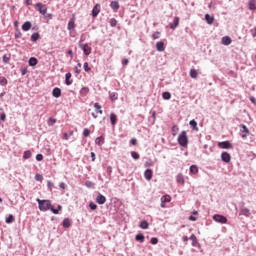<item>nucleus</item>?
I'll list each match as a JSON object with an SVG mask.
<instances>
[{"label":"nucleus","mask_w":256,"mask_h":256,"mask_svg":"<svg viewBox=\"0 0 256 256\" xmlns=\"http://www.w3.org/2000/svg\"><path fill=\"white\" fill-rule=\"evenodd\" d=\"M28 63H29V65H30V67H35V65H37V63H38V60H37V58H35V57H31V58L29 59Z\"/></svg>","instance_id":"25"},{"label":"nucleus","mask_w":256,"mask_h":256,"mask_svg":"<svg viewBox=\"0 0 256 256\" xmlns=\"http://www.w3.org/2000/svg\"><path fill=\"white\" fill-rule=\"evenodd\" d=\"M41 37V35H39V33H33L31 35V41L35 42V41H39V38Z\"/></svg>","instance_id":"37"},{"label":"nucleus","mask_w":256,"mask_h":256,"mask_svg":"<svg viewBox=\"0 0 256 256\" xmlns=\"http://www.w3.org/2000/svg\"><path fill=\"white\" fill-rule=\"evenodd\" d=\"M111 9H113L114 11H117V9H119V2L117 1H112L110 4Z\"/></svg>","instance_id":"33"},{"label":"nucleus","mask_w":256,"mask_h":256,"mask_svg":"<svg viewBox=\"0 0 256 256\" xmlns=\"http://www.w3.org/2000/svg\"><path fill=\"white\" fill-rule=\"evenodd\" d=\"M248 5H249V9H250L251 11H256V3H255V0H250L249 3H248Z\"/></svg>","instance_id":"28"},{"label":"nucleus","mask_w":256,"mask_h":256,"mask_svg":"<svg viewBox=\"0 0 256 256\" xmlns=\"http://www.w3.org/2000/svg\"><path fill=\"white\" fill-rule=\"evenodd\" d=\"M131 157H132V159H135V161H137L139 159L140 155H139V153L132 151Z\"/></svg>","instance_id":"46"},{"label":"nucleus","mask_w":256,"mask_h":256,"mask_svg":"<svg viewBox=\"0 0 256 256\" xmlns=\"http://www.w3.org/2000/svg\"><path fill=\"white\" fill-rule=\"evenodd\" d=\"M85 186L88 187V189H93V187H95V183L91 181H86Z\"/></svg>","instance_id":"47"},{"label":"nucleus","mask_w":256,"mask_h":256,"mask_svg":"<svg viewBox=\"0 0 256 256\" xmlns=\"http://www.w3.org/2000/svg\"><path fill=\"white\" fill-rule=\"evenodd\" d=\"M144 177H145L146 181H151V179H153V170L146 169L144 172Z\"/></svg>","instance_id":"11"},{"label":"nucleus","mask_w":256,"mask_h":256,"mask_svg":"<svg viewBox=\"0 0 256 256\" xmlns=\"http://www.w3.org/2000/svg\"><path fill=\"white\" fill-rule=\"evenodd\" d=\"M177 183H180L181 185L185 184V177H183V174H178L176 176Z\"/></svg>","instance_id":"19"},{"label":"nucleus","mask_w":256,"mask_h":256,"mask_svg":"<svg viewBox=\"0 0 256 256\" xmlns=\"http://www.w3.org/2000/svg\"><path fill=\"white\" fill-rule=\"evenodd\" d=\"M135 240L139 241V243H144L145 242V235H143L142 233L137 234L135 236Z\"/></svg>","instance_id":"21"},{"label":"nucleus","mask_w":256,"mask_h":256,"mask_svg":"<svg viewBox=\"0 0 256 256\" xmlns=\"http://www.w3.org/2000/svg\"><path fill=\"white\" fill-rule=\"evenodd\" d=\"M221 159L223 163H230L231 162V154L229 152H222Z\"/></svg>","instance_id":"7"},{"label":"nucleus","mask_w":256,"mask_h":256,"mask_svg":"<svg viewBox=\"0 0 256 256\" xmlns=\"http://www.w3.org/2000/svg\"><path fill=\"white\" fill-rule=\"evenodd\" d=\"M249 100L251 101V103H256V99H255V97H253V96H251L250 98H249Z\"/></svg>","instance_id":"64"},{"label":"nucleus","mask_w":256,"mask_h":256,"mask_svg":"<svg viewBox=\"0 0 256 256\" xmlns=\"http://www.w3.org/2000/svg\"><path fill=\"white\" fill-rule=\"evenodd\" d=\"M23 159H31V152L29 150L24 151Z\"/></svg>","instance_id":"42"},{"label":"nucleus","mask_w":256,"mask_h":256,"mask_svg":"<svg viewBox=\"0 0 256 256\" xmlns=\"http://www.w3.org/2000/svg\"><path fill=\"white\" fill-rule=\"evenodd\" d=\"M190 173L197 175L199 173V168L196 165L190 166Z\"/></svg>","instance_id":"31"},{"label":"nucleus","mask_w":256,"mask_h":256,"mask_svg":"<svg viewBox=\"0 0 256 256\" xmlns=\"http://www.w3.org/2000/svg\"><path fill=\"white\" fill-rule=\"evenodd\" d=\"M31 27H32L31 22L27 21L22 25V31H29Z\"/></svg>","instance_id":"23"},{"label":"nucleus","mask_w":256,"mask_h":256,"mask_svg":"<svg viewBox=\"0 0 256 256\" xmlns=\"http://www.w3.org/2000/svg\"><path fill=\"white\" fill-rule=\"evenodd\" d=\"M150 243L152 245H157V243H159V239L157 237H152Z\"/></svg>","instance_id":"48"},{"label":"nucleus","mask_w":256,"mask_h":256,"mask_svg":"<svg viewBox=\"0 0 256 256\" xmlns=\"http://www.w3.org/2000/svg\"><path fill=\"white\" fill-rule=\"evenodd\" d=\"M241 213L242 215H244V217H249V215H251L249 208H245V207L241 209Z\"/></svg>","instance_id":"32"},{"label":"nucleus","mask_w":256,"mask_h":256,"mask_svg":"<svg viewBox=\"0 0 256 256\" xmlns=\"http://www.w3.org/2000/svg\"><path fill=\"white\" fill-rule=\"evenodd\" d=\"M162 98L165 99V101H169V99H171V93L163 92L162 93Z\"/></svg>","instance_id":"39"},{"label":"nucleus","mask_w":256,"mask_h":256,"mask_svg":"<svg viewBox=\"0 0 256 256\" xmlns=\"http://www.w3.org/2000/svg\"><path fill=\"white\" fill-rule=\"evenodd\" d=\"M192 241V247H197L198 245V241H197V236H195V234H192L189 238Z\"/></svg>","instance_id":"22"},{"label":"nucleus","mask_w":256,"mask_h":256,"mask_svg":"<svg viewBox=\"0 0 256 256\" xmlns=\"http://www.w3.org/2000/svg\"><path fill=\"white\" fill-rule=\"evenodd\" d=\"M109 97L111 101H117L119 99V94H117V92H109Z\"/></svg>","instance_id":"18"},{"label":"nucleus","mask_w":256,"mask_h":256,"mask_svg":"<svg viewBox=\"0 0 256 256\" xmlns=\"http://www.w3.org/2000/svg\"><path fill=\"white\" fill-rule=\"evenodd\" d=\"M13 221H15V217H13V215L12 214H10L7 218H6V220H5V222L6 223H13Z\"/></svg>","instance_id":"45"},{"label":"nucleus","mask_w":256,"mask_h":256,"mask_svg":"<svg viewBox=\"0 0 256 256\" xmlns=\"http://www.w3.org/2000/svg\"><path fill=\"white\" fill-rule=\"evenodd\" d=\"M231 41V37L229 36L222 37V45H231Z\"/></svg>","instance_id":"17"},{"label":"nucleus","mask_w":256,"mask_h":256,"mask_svg":"<svg viewBox=\"0 0 256 256\" xmlns=\"http://www.w3.org/2000/svg\"><path fill=\"white\" fill-rule=\"evenodd\" d=\"M36 161H43V154H37Z\"/></svg>","instance_id":"58"},{"label":"nucleus","mask_w":256,"mask_h":256,"mask_svg":"<svg viewBox=\"0 0 256 256\" xmlns=\"http://www.w3.org/2000/svg\"><path fill=\"white\" fill-rule=\"evenodd\" d=\"M205 21L208 25H213L215 18L209 14H205Z\"/></svg>","instance_id":"14"},{"label":"nucleus","mask_w":256,"mask_h":256,"mask_svg":"<svg viewBox=\"0 0 256 256\" xmlns=\"http://www.w3.org/2000/svg\"><path fill=\"white\" fill-rule=\"evenodd\" d=\"M240 131H241V133H244V134H242V139H246L247 135H249V128H247L246 125L242 124Z\"/></svg>","instance_id":"12"},{"label":"nucleus","mask_w":256,"mask_h":256,"mask_svg":"<svg viewBox=\"0 0 256 256\" xmlns=\"http://www.w3.org/2000/svg\"><path fill=\"white\" fill-rule=\"evenodd\" d=\"M74 72L79 75L81 73V63H77V66L74 68Z\"/></svg>","instance_id":"44"},{"label":"nucleus","mask_w":256,"mask_h":256,"mask_svg":"<svg viewBox=\"0 0 256 256\" xmlns=\"http://www.w3.org/2000/svg\"><path fill=\"white\" fill-rule=\"evenodd\" d=\"M178 144L180 147H187L189 145V139L187 138V132L182 131L178 136Z\"/></svg>","instance_id":"2"},{"label":"nucleus","mask_w":256,"mask_h":256,"mask_svg":"<svg viewBox=\"0 0 256 256\" xmlns=\"http://www.w3.org/2000/svg\"><path fill=\"white\" fill-rule=\"evenodd\" d=\"M161 201H162L163 203H169V202H171V196H169V195H164V196L161 197Z\"/></svg>","instance_id":"36"},{"label":"nucleus","mask_w":256,"mask_h":256,"mask_svg":"<svg viewBox=\"0 0 256 256\" xmlns=\"http://www.w3.org/2000/svg\"><path fill=\"white\" fill-rule=\"evenodd\" d=\"M110 25L112 27H117V19H115V18L110 19Z\"/></svg>","instance_id":"50"},{"label":"nucleus","mask_w":256,"mask_h":256,"mask_svg":"<svg viewBox=\"0 0 256 256\" xmlns=\"http://www.w3.org/2000/svg\"><path fill=\"white\" fill-rule=\"evenodd\" d=\"M178 131H179V127H177L176 125L172 127L173 135H177Z\"/></svg>","instance_id":"56"},{"label":"nucleus","mask_w":256,"mask_h":256,"mask_svg":"<svg viewBox=\"0 0 256 256\" xmlns=\"http://www.w3.org/2000/svg\"><path fill=\"white\" fill-rule=\"evenodd\" d=\"M89 207L92 211H95V209H97V204L90 202Z\"/></svg>","instance_id":"54"},{"label":"nucleus","mask_w":256,"mask_h":256,"mask_svg":"<svg viewBox=\"0 0 256 256\" xmlns=\"http://www.w3.org/2000/svg\"><path fill=\"white\" fill-rule=\"evenodd\" d=\"M38 203V209L40 211H49L51 209V201L50 200H41L39 198L36 199Z\"/></svg>","instance_id":"1"},{"label":"nucleus","mask_w":256,"mask_h":256,"mask_svg":"<svg viewBox=\"0 0 256 256\" xmlns=\"http://www.w3.org/2000/svg\"><path fill=\"white\" fill-rule=\"evenodd\" d=\"M83 36H81V41L79 42V47L82 49L84 55H91V47L89 44H83Z\"/></svg>","instance_id":"3"},{"label":"nucleus","mask_w":256,"mask_h":256,"mask_svg":"<svg viewBox=\"0 0 256 256\" xmlns=\"http://www.w3.org/2000/svg\"><path fill=\"white\" fill-rule=\"evenodd\" d=\"M140 229H149V222L147 220H143L140 222Z\"/></svg>","instance_id":"26"},{"label":"nucleus","mask_w":256,"mask_h":256,"mask_svg":"<svg viewBox=\"0 0 256 256\" xmlns=\"http://www.w3.org/2000/svg\"><path fill=\"white\" fill-rule=\"evenodd\" d=\"M35 180H36V181H43V175H41V174H36V175H35Z\"/></svg>","instance_id":"55"},{"label":"nucleus","mask_w":256,"mask_h":256,"mask_svg":"<svg viewBox=\"0 0 256 256\" xmlns=\"http://www.w3.org/2000/svg\"><path fill=\"white\" fill-rule=\"evenodd\" d=\"M189 125H190L191 127H193V129H194L195 131H199V128L197 127V121L191 120V121L189 122Z\"/></svg>","instance_id":"38"},{"label":"nucleus","mask_w":256,"mask_h":256,"mask_svg":"<svg viewBox=\"0 0 256 256\" xmlns=\"http://www.w3.org/2000/svg\"><path fill=\"white\" fill-rule=\"evenodd\" d=\"M198 75H199V72H197V70H195V69H191L190 70V77H191V79H197Z\"/></svg>","instance_id":"30"},{"label":"nucleus","mask_w":256,"mask_h":256,"mask_svg":"<svg viewBox=\"0 0 256 256\" xmlns=\"http://www.w3.org/2000/svg\"><path fill=\"white\" fill-rule=\"evenodd\" d=\"M110 123L111 125H115V123H117V115H115V113L110 114Z\"/></svg>","instance_id":"27"},{"label":"nucleus","mask_w":256,"mask_h":256,"mask_svg":"<svg viewBox=\"0 0 256 256\" xmlns=\"http://www.w3.org/2000/svg\"><path fill=\"white\" fill-rule=\"evenodd\" d=\"M49 127H53V125H55V123H57V120L55 118H49L47 121Z\"/></svg>","instance_id":"41"},{"label":"nucleus","mask_w":256,"mask_h":256,"mask_svg":"<svg viewBox=\"0 0 256 256\" xmlns=\"http://www.w3.org/2000/svg\"><path fill=\"white\" fill-rule=\"evenodd\" d=\"M65 83H66V85L73 84V81H71V73L70 72L66 73V75H65Z\"/></svg>","instance_id":"20"},{"label":"nucleus","mask_w":256,"mask_h":256,"mask_svg":"<svg viewBox=\"0 0 256 256\" xmlns=\"http://www.w3.org/2000/svg\"><path fill=\"white\" fill-rule=\"evenodd\" d=\"M64 229H69L71 227V220L69 218H65L62 222Z\"/></svg>","instance_id":"16"},{"label":"nucleus","mask_w":256,"mask_h":256,"mask_svg":"<svg viewBox=\"0 0 256 256\" xmlns=\"http://www.w3.org/2000/svg\"><path fill=\"white\" fill-rule=\"evenodd\" d=\"M59 187H60V189H66L67 184H65L64 182H61V183L59 184Z\"/></svg>","instance_id":"62"},{"label":"nucleus","mask_w":256,"mask_h":256,"mask_svg":"<svg viewBox=\"0 0 256 256\" xmlns=\"http://www.w3.org/2000/svg\"><path fill=\"white\" fill-rule=\"evenodd\" d=\"M52 95L53 97H55L56 99H59V97H61V88H54L52 90Z\"/></svg>","instance_id":"15"},{"label":"nucleus","mask_w":256,"mask_h":256,"mask_svg":"<svg viewBox=\"0 0 256 256\" xmlns=\"http://www.w3.org/2000/svg\"><path fill=\"white\" fill-rule=\"evenodd\" d=\"M35 9H36V11H38L41 15H46V14H47V7H45V5H43V3H41V2L36 3Z\"/></svg>","instance_id":"4"},{"label":"nucleus","mask_w":256,"mask_h":256,"mask_svg":"<svg viewBox=\"0 0 256 256\" xmlns=\"http://www.w3.org/2000/svg\"><path fill=\"white\" fill-rule=\"evenodd\" d=\"M159 37H161V32H154L152 35L153 39H159Z\"/></svg>","instance_id":"53"},{"label":"nucleus","mask_w":256,"mask_h":256,"mask_svg":"<svg viewBox=\"0 0 256 256\" xmlns=\"http://www.w3.org/2000/svg\"><path fill=\"white\" fill-rule=\"evenodd\" d=\"M94 108L96 110V113H99L100 115H103V110H101V105H99V103H95Z\"/></svg>","instance_id":"34"},{"label":"nucleus","mask_w":256,"mask_h":256,"mask_svg":"<svg viewBox=\"0 0 256 256\" xmlns=\"http://www.w3.org/2000/svg\"><path fill=\"white\" fill-rule=\"evenodd\" d=\"M87 93H89V88H87V87L81 88L80 95H82V97L87 96Z\"/></svg>","instance_id":"35"},{"label":"nucleus","mask_w":256,"mask_h":256,"mask_svg":"<svg viewBox=\"0 0 256 256\" xmlns=\"http://www.w3.org/2000/svg\"><path fill=\"white\" fill-rule=\"evenodd\" d=\"M50 211H52V213H54V215H58L59 214V210L55 209V207H53V205L50 206Z\"/></svg>","instance_id":"52"},{"label":"nucleus","mask_w":256,"mask_h":256,"mask_svg":"<svg viewBox=\"0 0 256 256\" xmlns=\"http://www.w3.org/2000/svg\"><path fill=\"white\" fill-rule=\"evenodd\" d=\"M72 135H73V130H70L69 133L63 134V139H65L66 141H69V137H71Z\"/></svg>","instance_id":"40"},{"label":"nucleus","mask_w":256,"mask_h":256,"mask_svg":"<svg viewBox=\"0 0 256 256\" xmlns=\"http://www.w3.org/2000/svg\"><path fill=\"white\" fill-rule=\"evenodd\" d=\"M101 13V5L96 4L92 9V17H97Z\"/></svg>","instance_id":"10"},{"label":"nucleus","mask_w":256,"mask_h":256,"mask_svg":"<svg viewBox=\"0 0 256 256\" xmlns=\"http://www.w3.org/2000/svg\"><path fill=\"white\" fill-rule=\"evenodd\" d=\"M105 143V139H103V137H97L95 139V144L98 145L99 147H101V145H103Z\"/></svg>","instance_id":"24"},{"label":"nucleus","mask_w":256,"mask_h":256,"mask_svg":"<svg viewBox=\"0 0 256 256\" xmlns=\"http://www.w3.org/2000/svg\"><path fill=\"white\" fill-rule=\"evenodd\" d=\"M67 29L68 31H73V29H75V21L69 20Z\"/></svg>","instance_id":"29"},{"label":"nucleus","mask_w":256,"mask_h":256,"mask_svg":"<svg viewBox=\"0 0 256 256\" xmlns=\"http://www.w3.org/2000/svg\"><path fill=\"white\" fill-rule=\"evenodd\" d=\"M5 119H7V115L5 114V112H3L2 114H0V121H5Z\"/></svg>","instance_id":"57"},{"label":"nucleus","mask_w":256,"mask_h":256,"mask_svg":"<svg viewBox=\"0 0 256 256\" xmlns=\"http://www.w3.org/2000/svg\"><path fill=\"white\" fill-rule=\"evenodd\" d=\"M84 71H86V73H89V71H91V68L89 67V63L88 62L84 63Z\"/></svg>","instance_id":"51"},{"label":"nucleus","mask_w":256,"mask_h":256,"mask_svg":"<svg viewBox=\"0 0 256 256\" xmlns=\"http://www.w3.org/2000/svg\"><path fill=\"white\" fill-rule=\"evenodd\" d=\"M170 29H172L173 31H175V29H177V27H179V17H175L173 22H171L169 24Z\"/></svg>","instance_id":"9"},{"label":"nucleus","mask_w":256,"mask_h":256,"mask_svg":"<svg viewBox=\"0 0 256 256\" xmlns=\"http://www.w3.org/2000/svg\"><path fill=\"white\" fill-rule=\"evenodd\" d=\"M156 49L159 51V53H163V51H165V43L163 41L157 42Z\"/></svg>","instance_id":"13"},{"label":"nucleus","mask_w":256,"mask_h":256,"mask_svg":"<svg viewBox=\"0 0 256 256\" xmlns=\"http://www.w3.org/2000/svg\"><path fill=\"white\" fill-rule=\"evenodd\" d=\"M251 35L252 37H256V26L254 27L253 30H251Z\"/></svg>","instance_id":"63"},{"label":"nucleus","mask_w":256,"mask_h":256,"mask_svg":"<svg viewBox=\"0 0 256 256\" xmlns=\"http://www.w3.org/2000/svg\"><path fill=\"white\" fill-rule=\"evenodd\" d=\"M47 187H48V189H50V191H51V189H53V182L48 181V182H47Z\"/></svg>","instance_id":"61"},{"label":"nucleus","mask_w":256,"mask_h":256,"mask_svg":"<svg viewBox=\"0 0 256 256\" xmlns=\"http://www.w3.org/2000/svg\"><path fill=\"white\" fill-rule=\"evenodd\" d=\"M106 172L108 173V175H111L113 173V168L111 166H108Z\"/></svg>","instance_id":"60"},{"label":"nucleus","mask_w":256,"mask_h":256,"mask_svg":"<svg viewBox=\"0 0 256 256\" xmlns=\"http://www.w3.org/2000/svg\"><path fill=\"white\" fill-rule=\"evenodd\" d=\"M213 219L216 221V223H221V225H225V223H227V217L221 214H215Z\"/></svg>","instance_id":"5"},{"label":"nucleus","mask_w":256,"mask_h":256,"mask_svg":"<svg viewBox=\"0 0 256 256\" xmlns=\"http://www.w3.org/2000/svg\"><path fill=\"white\" fill-rule=\"evenodd\" d=\"M218 146L220 147V149H231L232 147L231 142L229 141L219 142Z\"/></svg>","instance_id":"8"},{"label":"nucleus","mask_w":256,"mask_h":256,"mask_svg":"<svg viewBox=\"0 0 256 256\" xmlns=\"http://www.w3.org/2000/svg\"><path fill=\"white\" fill-rule=\"evenodd\" d=\"M91 134V130H89L88 128H85L83 130V135L84 137H89V135Z\"/></svg>","instance_id":"49"},{"label":"nucleus","mask_w":256,"mask_h":256,"mask_svg":"<svg viewBox=\"0 0 256 256\" xmlns=\"http://www.w3.org/2000/svg\"><path fill=\"white\" fill-rule=\"evenodd\" d=\"M0 85H2V87H5V85H7V78L0 76Z\"/></svg>","instance_id":"43"},{"label":"nucleus","mask_w":256,"mask_h":256,"mask_svg":"<svg viewBox=\"0 0 256 256\" xmlns=\"http://www.w3.org/2000/svg\"><path fill=\"white\" fill-rule=\"evenodd\" d=\"M106 201H107V198L103 194L99 193L97 195L96 203H98V205H105Z\"/></svg>","instance_id":"6"},{"label":"nucleus","mask_w":256,"mask_h":256,"mask_svg":"<svg viewBox=\"0 0 256 256\" xmlns=\"http://www.w3.org/2000/svg\"><path fill=\"white\" fill-rule=\"evenodd\" d=\"M21 36H22L21 31L18 30L15 32L16 39H21Z\"/></svg>","instance_id":"59"}]
</instances>
